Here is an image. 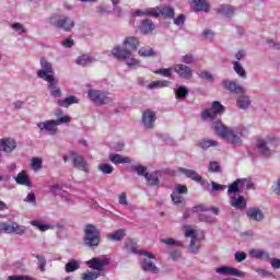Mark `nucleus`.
I'll use <instances>...</instances> for the list:
<instances>
[{
    "label": "nucleus",
    "mask_w": 280,
    "mask_h": 280,
    "mask_svg": "<svg viewBox=\"0 0 280 280\" xmlns=\"http://www.w3.org/2000/svg\"><path fill=\"white\" fill-rule=\"evenodd\" d=\"M212 130L220 137V139H225L226 143H230V145H233L234 148L244 145L243 127L231 128L222 124V120H218L212 124Z\"/></svg>",
    "instance_id": "obj_1"
},
{
    "label": "nucleus",
    "mask_w": 280,
    "mask_h": 280,
    "mask_svg": "<svg viewBox=\"0 0 280 280\" xmlns=\"http://www.w3.org/2000/svg\"><path fill=\"white\" fill-rule=\"evenodd\" d=\"M222 86L230 93H234L235 95H238L236 97V106L237 108H240V110H248V108H250V105L253 104V100H250V96L246 94V88H244L242 84L237 83L236 81H231V80H224L222 82Z\"/></svg>",
    "instance_id": "obj_2"
},
{
    "label": "nucleus",
    "mask_w": 280,
    "mask_h": 280,
    "mask_svg": "<svg viewBox=\"0 0 280 280\" xmlns=\"http://www.w3.org/2000/svg\"><path fill=\"white\" fill-rule=\"evenodd\" d=\"M100 240H102L100 229H97V226L93 224L85 225L83 236L84 246H88V248L95 250V248L100 246Z\"/></svg>",
    "instance_id": "obj_3"
},
{
    "label": "nucleus",
    "mask_w": 280,
    "mask_h": 280,
    "mask_svg": "<svg viewBox=\"0 0 280 280\" xmlns=\"http://www.w3.org/2000/svg\"><path fill=\"white\" fill-rule=\"evenodd\" d=\"M135 16H154L159 19H174V8L172 7H155L151 9H147L145 11L138 10L135 12Z\"/></svg>",
    "instance_id": "obj_4"
},
{
    "label": "nucleus",
    "mask_w": 280,
    "mask_h": 280,
    "mask_svg": "<svg viewBox=\"0 0 280 280\" xmlns=\"http://www.w3.org/2000/svg\"><path fill=\"white\" fill-rule=\"evenodd\" d=\"M112 54L117 60H125L127 67H138L140 62L139 59H136L132 56V52L129 49L119 46L114 47Z\"/></svg>",
    "instance_id": "obj_5"
},
{
    "label": "nucleus",
    "mask_w": 280,
    "mask_h": 280,
    "mask_svg": "<svg viewBox=\"0 0 280 280\" xmlns=\"http://www.w3.org/2000/svg\"><path fill=\"white\" fill-rule=\"evenodd\" d=\"M224 110H226L224 105H222V103H220L219 101H214L212 102V105L210 108H206L203 112H201L200 118L203 121H208V120L213 121L215 117H220L224 115Z\"/></svg>",
    "instance_id": "obj_6"
},
{
    "label": "nucleus",
    "mask_w": 280,
    "mask_h": 280,
    "mask_svg": "<svg viewBox=\"0 0 280 280\" xmlns=\"http://www.w3.org/2000/svg\"><path fill=\"white\" fill-rule=\"evenodd\" d=\"M49 23L54 27H57V30H62L63 32H71L75 27V21L65 15H52L49 19Z\"/></svg>",
    "instance_id": "obj_7"
},
{
    "label": "nucleus",
    "mask_w": 280,
    "mask_h": 280,
    "mask_svg": "<svg viewBox=\"0 0 280 280\" xmlns=\"http://www.w3.org/2000/svg\"><path fill=\"white\" fill-rule=\"evenodd\" d=\"M39 65L40 69L37 71V78H40L45 82L56 78V71H54V65L51 62L42 58Z\"/></svg>",
    "instance_id": "obj_8"
},
{
    "label": "nucleus",
    "mask_w": 280,
    "mask_h": 280,
    "mask_svg": "<svg viewBox=\"0 0 280 280\" xmlns=\"http://www.w3.org/2000/svg\"><path fill=\"white\" fill-rule=\"evenodd\" d=\"M144 259L141 262V268L144 272H150L151 275H159L160 269L156 267V258H154V255L144 252Z\"/></svg>",
    "instance_id": "obj_9"
},
{
    "label": "nucleus",
    "mask_w": 280,
    "mask_h": 280,
    "mask_svg": "<svg viewBox=\"0 0 280 280\" xmlns=\"http://www.w3.org/2000/svg\"><path fill=\"white\" fill-rule=\"evenodd\" d=\"M88 97L91 100V102H93L97 106H102L104 104H110V102H113V100L110 98V96H108V94L100 90H89Z\"/></svg>",
    "instance_id": "obj_10"
},
{
    "label": "nucleus",
    "mask_w": 280,
    "mask_h": 280,
    "mask_svg": "<svg viewBox=\"0 0 280 280\" xmlns=\"http://www.w3.org/2000/svg\"><path fill=\"white\" fill-rule=\"evenodd\" d=\"M184 235L185 237H191L190 243L188 244V253H191V255H198V253H200L201 245L196 230H185Z\"/></svg>",
    "instance_id": "obj_11"
},
{
    "label": "nucleus",
    "mask_w": 280,
    "mask_h": 280,
    "mask_svg": "<svg viewBox=\"0 0 280 280\" xmlns=\"http://www.w3.org/2000/svg\"><path fill=\"white\" fill-rule=\"evenodd\" d=\"M172 69L182 80H191L194 78V70L187 65L176 63Z\"/></svg>",
    "instance_id": "obj_12"
},
{
    "label": "nucleus",
    "mask_w": 280,
    "mask_h": 280,
    "mask_svg": "<svg viewBox=\"0 0 280 280\" xmlns=\"http://www.w3.org/2000/svg\"><path fill=\"white\" fill-rule=\"evenodd\" d=\"M70 159L73 163V167L77 170H80V172H85V174H89V163L84 161V158L75 152H70Z\"/></svg>",
    "instance_id": "obj_13"
},
{
    "label": "nucleus",
    "mask_w": 280,
    "mask_h": 280,
    "mask_svg": "<svg viewBox=\"0 0 280 280\" xmlns=\"http://www.w3.org/2000/svg\"><path fill=\"white\" fill-rule=\"evenodd\" d=\"M27 231V228L23 225H19L16 222L5 223L2 222V233L12 234L15 233V235H25Z\"/></svg>",
    "instance_id": "obj_14"
},
{
    "label": "nucleus",
    "mask_w": 280,
    "mask_h": 280,
    "mask_svg": "<svg viewBox=\"0 0 280 280\" xmlns=\"http://www.w3.org/2000/svg\"><path fill=\"white\" fill-rule=\"evenodd\" d=\"M18 147L19 144L14 138L0 139V152H4V154H12Z\"/></svg>",
    "instance_id": "obj_15"
},
{
    "label": "nucleus",
    "mask_w": 280,
    "mask_h": 280,
    "mask_svg": "<svg viewBox=\"0 0 280 280\" xmlns=\"http://www.w3.org/2000/svg\"><path fill=\"white\" fill-rule=\"evenodd\" d=\"M192 213L199 214L200 222H207L208 224H215L217 219L206 214V211H209V208H205L202 206H196L191 209Z\"/></svg>",
    "instance_id": "obj_16"
},
{
    "label": "nucleus",
    "mask_w": 280,
    "mask_h": 280,
    "mask_svg": "<svg viewBox=\"0 0 280 280\" xmlns=\"http://www.w3.org/2000/svg\"><path fill=\"white\" fill-rule=\"evenodd\" d=\"M156 121V113L152 109H147L142 113V125L147 130H152L154 128V122Z\"/></svg>",
    "instance_id": "obj_17"
},
{
    "label": "nucleus",
    "mask_w": 280,
    "mask_h": 280,
    "mask_svg": "<svg viewBox=\"0 0 280 280\" xmlns=\"http://www.w3.org/2000/svg\"><path fill=\"white\" fill-rule=\"evenodd\" d=\"M215 273L217 275H230L231 277H246V273L240 269H235L233 267L229 266H221L215 268Z\"/></svg>",
    "instance_id": "obj_18"
},
{
    "label": "nucleus",
    "mask_w": 280,
    "mask_h": 280,
    "mask_svg": "<svg viewBox=\"0 0 280 280\" xmlns=\"http://www.w3.org/2000/svg\"><path fill=\"white\" fill-rule=\"evenodd\" d=\"M246 215H247L248 220H252L253 222H264V220L266 219L264 211H261V209L255 208V207L249 208L246 211Z\"/></svg>",
    "instance_id": "obj_19"
},
{
    "label": "nucleus",
    "mask_w": 280,
    "mask_h": 280,
    "mask_svg": "<svg viewBox=\"0 0 280 280\" xmlns=\"http://www.w3.org/2000/svg\"><path fill=\"white\" fill-rule=\"evenodd\" d=\"M85 264H86V266H89V268H92V270L102 271L110 262L108 261V259H101V258L95 257V258L88 260Z\"/></svg>",
    "instance_id": "obj_20"
},
{
    "label": "nucleus",
    "mask_w": 280,
    "mask_h": 280,
    "mask_svg": "<svg viewBox=\"0 0 280 280\" xmlns=\"http://www.w3.org/2000/svg\"><path fill=\"white\" fill-rule=\"evenodd\" d=\"M58 125H56V120H46L42 122H37V128L39 130H46L48 135H57L58 133Z\"/></svg>",
    "instance_id": "obj_21"
},
{
    "label": "nucleus",
    "mask_w": 280,
    "mask_h": 280,
    "mask_svg": "<svg viewBox=\"0 0 280 280\" xmlns=\"http://www.w3.org/2000/svg\"><path fill=\"white\" fill-rule=\"evenodd\" d=\"M272 141H277V139H269L268 141L266 140H257L256 142V148L258 150V152L260 154H262V156H270V143H272Z\"/></svg>",
    "instance_id": "obj_22"
},
{
    "label": "nucleus",
    "mask_w": 280,
    "mask_h": 280,
    "mask_svg": "<svg viewBox=\"0 0 280 280\" xmlns=\"http://www.w3.org/2000/svg\"><path fill=\"white\" fill-rule=\"evenodd\" d=\"M47 82L48 91L52 97H62V90L58 85V80L50 79Z\"/></svg>",
    "instance_id": "obj_23"
},
{
    "label": "nucleus",
    "mask_w": 280,
    "mask_h": 280,
    "mask_svg": "<svg viewBox=\"0 0 280 280\" xmlns=\"http://www.w3.org/2000/svg\"><path fill=\"white\" fill-rule=\"evenodd\" d=\"M13 180H15L16 185H22L23 187H32V179L25 171L20 172L15 177H13Z\"/></svg>",
    "instance_id": "obj_24"
},
{
    "label": "nucleus",
    "mask_w": 280,
    "mask_h": 280,
    "mask_svg": "<svg viewBox=\"0 0 280 280\" xmlns=\"http://www.w3.org/2000/svg\"><path fill=\"white\" fill-rule=\"evenodd\" d=\"M230 205H231V207H234V209H240L242 211V210L246 209V199L242 195L231 196Z\"/></svg>",
    "instance_id": "obj_25"
},
{
    "label": "nucleus",
    "mask_w": 280,
    "mask_h": 280,
    "mask_svg": "<svg viewBox=\"0 0 280 280\" xmlns=\"http://www.w3.org/2000/svg\"><path fill=\"white\" fill-rule=\"evenodd\" d=\"M178 172L180 174H185L186 178H190L191 180H195V183H202V176L198 174V172L185 167H179Z\"/></svg>",
    "instance_id": "obj_26"
},
{
    "label": "nucleus",
    "mask_w": 280,
    "mask_h": 280,
    "mask_svg": "<svg viewBox=\"0 0 280 280\" xmlns=\"http://www.w3.org/2000/svg\"><path fill=\"white\" fill-rule=\"evenodd\" d=\"M249 257L253 259H261L264 261H270V254L262 249H250Z\"/></svg>",
    "instance_id": "obj_27"
},
{
    "label": "nucleus",
    "mask_w": 280,
    "mask_h": 280,
    "mask_svg": "<svg viewBox=\"0 0 280 280\" xmlns=\"http://www.w3.org/2000/svg\"><path fill=\"white\" fill-rule=\"evenodd\" d=\"M109 161L113 162L114 165L132 163V159H130L129 156H124L119 153L109 155Z\"/></svg>",
    "instance_id": "obj_28"
},
{
    "label": "nucleus",
    "mask_w": 280,
    "mask_h": 280,
    "mask_svg": "<svg viewBox=\"0 0 280 280\" xmlns=\"http://www.w3.org/2000/svg\"><path fill=\"white\" fill-rule=\"evenodd\" d=\"M190 5L195 12H209L207 0H192Z\"/></svg>",
    "instance_id": "obj_29"
},
{
    "label": "nucleus",
    "mask_w": 280,
    "mask_h": 280,
    "mask_svg": "<svg viewBox=\"0 0 280 280\" xmlns=\"http://www.w3.org/2000/svg\"><path fill=\"white\" fill-rule=\"evenodd\" d=\"M156 30V25L151 20H144L142 21L140 25V32L142 34H152Z\"/></svg>",
    "instance_id": "obj_30"
},
{
    "label": "nucleus",
    "mask_w": 280,
    "mask_h": 280,
    "mask_svg": "<svg viewBox=\"0 0 280 280\" xmlns=\"http://www.w3.org/2000/svg\"><path fill=\"white\" fill-rule=\"evenodd\" d=\"M95 59L89 55H81L75 59V65L79 67H89V65H93Z\"/></svg>",
    "instance_id": "obj_31"
},
{
    "label": "nucleus",
    "mask_w": 280,
    "mask_h": 280,
    "mask_svg": "<svg viewBox=\"0 0 280 280\" xmlns=\"http://www.w3.org/2000/svg\"><path fill=\"white\" fill-rule=\"evenodd\" d=\"M124 46L128 47L129 49H131L132 51H137L138 47H139V38L135 37V36H129L126 37L124 39Z\"/></svg>",
    "instance_id": "obj_32"
},
{
    "label": "nucleus",
    "mask_w": 280,
    "mask_h": 280,
    "mask_svg": "<svg viewBox=\"0 0 280 280\" xmlns=\"http://www.w3.org/2000/svg\"><path fill=\"white\" fill-rule=\"evenodd\" d=\"M126 237V230L119 229L114 233L107 234V240L110 242H121Z\"/></svg>",
    "instance_id": "obj_33"
},
{
    "label": "nucleus",
    "mask_w": 280,
    "mask_h": 280,
    "mask_svg": "<svg viewBox=\"0 0 280 280\" xmlns=\"http://www.w3.org/2000/svg\"><path fill=\"white\" fill-rule=\"evenodd\" d=\"M197 147L201 150H209V148H218V141L211 139H201L197 142Z\"/></svg>",
    "instance_id": "obj_34"
},
{
    "label": "nucleus",
    "mask_w": 280,
    "mask_h": 280,
    "mask_svg": "<svg viewBox=\"0 0 280 280\" xmlns=\"http://www.w3.org/2000/svg\"><path fill=\"white\" fill-rule=\"evenodd\" d=\"M228 194L230 195V198L231 196H235V194H242V185L240 179H236L228 187Z\"/></svg>",
    "instance_id": "obj_35"
},
{
    "label": "nucleus",
    "mask_w": 280,
    "mask_h": 280,
    "mask_svg": "<svg viewBox=\"0 0 280 280\" xmlns=\"http://www.w3.org/2000/svg\"><path fill=\"white\" fill-rule=\"evenodd\" d=\"M138 56L141 58H154V56H156V51L151 47H142L138 50Z\"/></svg>",
    "instance_id": "obj_36"
},
{
    "label": "nucleus",
    "mask_w": 280,
    "mask_h": 280,
    "mask_svg": "<svg viewBox=\"0 0 280 280\" xmlns=\"http://www.w3.org/2000/svg\"><path fill=\"white\" fill-rule=\"evenodd\" d=\"M80 100L75 96H69L65 100L58 101L57 104L61 106V108H69L72 104H78Z\"/></svg>",
    "instance_id": "obj_37"
},
{
    "label": "nucleus",
    "mask_w": 280,
    "mask_h": 280,
    "mask_svg": "<svg viewBox=\"0 0 280 280\" xmlns=\"http://www.w3.org/2000/svg\"><path fill=\"white\" fill-rule=\"evenodd\" d=\"M144 178L147 179V183L150 187H156V185H159L160 183L159 174L156 172H153L151 174L147 173Z\"/></svg>",
    "instance_id": "obj_38"
},
{
    "label": "nucleus",
    "mask_w": 280,
    "mask_h": 280,
    "mask_svg": "<svg viewBox=\"0 0 280 280\" xmlns=\"http://www.w3.org/2000/svg\"><path fill=\"white\" fill-rule=\"evenodd\" d=\"M124 250H126V253L136 255L138 250H137V244L135 243V241H132L131 238H127L125 241Z\"/></svg>",
    "instance_id": "obj_39"
},
{
    "label": "nucleus",
    "mask_w": 280,
    "mask_h": 280,
    "mask_svg": "<svg viewBox=\"0 0 280 280\" xmlns=\"http://www.w3.org/2000/svg\"><path fill=\"white\" fill-rule=\"evenodd\" d=\"M176 100H185L189 95V90L183 85L174 89Z\"/></svg>",
    "instance_id": "obj_40"
},
{
    "label": "nucleus",
    "mask_w": 280,
    "mask_h": 280,
    "mask_svg": "<svg viewBox=\"0 0 280 280\" xmlns=\"http://www.w3.org/2000/svg\"><path fill=\"white\" fill-rule=\"evenodd\" d=\"M232 65L235 73L238 74V78L246 80L247 75H246V70L244 69V66H242L240 61H233Z\"/></svg>",
    "instance_id": "obj_41"
},
{
    "label": "nucleus",
    "mask_w": 280,
    "mask_h": 280,
    "mask_svg": "<svg viewBox=\"0 0 280 280\" xmlns=\"http://www.w3.org/2000/svg\"><path fill=\"white\" fill-rule=\"evenodd\" d=\"M31 170H33V172H40V170H43V158H32Z\"/></svg>",
    "instance_id": "obj_42"
},
{
    "label": "nucleus",
    "mask_w": 280,
    "mask_h": 280,
    "mask_svg": "<svg viewBox=\"0 0 280 280\" xmlns=\"http://www.w3.org/2000/svg\"><path fill=\"white\" fill-rule=\"evenodd\" d=\"M161 244H166V246H174L175 248H183V242L176 241L172 237L170 238H162Z\"/></svg>",
    "instance_id": "obj_43"
},
{
    "label": "nucleus",
    "mask_w": 280,
    "mask_h": 280,
    "mask_svg": "<svg viewBox=\"0 0 280 280\" xmlns=\"http://www.w3.org/2000/svg\"><path fill=\"white\" fill-rule=\"evenodd\" d=\"M66 272H75V270H80V261L72 259L70 260L66 267H65Z\"/></svg>",
    "instance_id": "obj_44"
},
{
    "label": "nucleus",
    "mask_w": 280,
    "mask_h": 280,
    "mask_svg": "<svg viewBox=\"0 0 280 280\" xmlns=\"http://www.w3.org/2000/svg\"><path fill=\"white\" fill-rule=\"evenodd\" d=\"M130 171L138 174V176H147L148 175V167L143 165H131Z\"/></svg>",
    "instance_id": "obj_45"
},
{
    "label": "nucleus",
    "mask_w": 280,
    "mask_h": 280,
    "mask_svg": "<svg viewBox=\"0 0 280 280\" xmlns=\"http://www.w3.org/2000/svg\"><path fill=\"white\" fill-rule=\"evenodd\" d=\"M199 78L200 80H205L206 82H210L211 84H213L214 82V78H213V74L207 70H202L200 73H199Z\"/></svg>",
    "instance_id": "obj_46"
},
{
    "label": "nucleus",
    "mask_w": 280,
    "mask_h": 280,
    "mask_svg": "<svg viewBox=\"0 0 280 280\" xmlns=\"http://www.w3.org/2000/svg\"><path fill=\"white\" fill-rule=\"evenodd\" d=\"M32 226H35L36 229H38L42 232L45 231H49V229H51V225L49 224H43L40 221L35 220L31 222Z\"/></svg>",
    "instance_id": "obj_47"
},
{
    "label": "nucleus",
    "mask_w": 280,
    "mask_h": 280,
    "mask_svg": "<svg viewBox=\"0 0 280 280\" xmlns=\"http://www.w3.org/2000/svg\"><path fill=\"white\" fill-rule=\"evenodd\" d=\"M49 189L52 196H65V190H62V186L60 185H51Z\"/></svg>",
    "instance_id": "obj_48"
},
{
    "label": "nucleus",
    "mask_w": 280,
    "mask_h": 280,
    "mask_svg": "<svg viewBox=\"0 0 280 280\" xmlns=\"http://www.w3.org/2000/svg\"><path fill=\"white\" fill-rule=\"evenodd\" d=\"M82 280H96L100 279V272L88 271L82 273Z\"/></svg>",
    "instance_id": "obj_49"
},
{
    "label": "nucleus",
    "mask_w": 280,
    "mask_h": 280,
    "mask_svg": "<svg viewBox=\"0 0 280 280\" xmlns=\"http://www.w3.org/2000/svg\"><path fill=\"white\" fill-rule=\"evenodd\" d=\"M166 253L170 255V259H172V261H178V259H180L183 257V252H180V250L167 249Z\"/></svg>",
    "instance_id": "obj_50"
},
{
    "label": "nucleus",
    "mask_w": 280,
    "mask_h": 280,
    "mask_svg": "<svg viewBox=\"0 0 280 280\" xmlns=\"http://www.w3.org/2000/svg\"><path fill=\"white\" fill-rule=\"evenodd\" d=\"M33 257H36L37 260L39 261V270H40V272H45L46 266H47V259H45L44 256L36 255V254H33Z\"/></svg>",
    "instance_id": "obj_51"
},
{
    "label": "nucleus",
    "mask_w": 280,
    "mask_h": 280,
    "mask_svg": "<svg viewBox=\"0 0 280 280\" xmlns=\"http://www.w3.org/2000/svg\"><path fill=\"white\" fill-rule=\"evenodd\" d=\"M98 171L102 172V174H110L115 171V167H113L110 164H100Z\"/></svg>",
    "instance_id": "obj_52"
},
{
    "label": "nucleus",
    "mask_w": 280,
    "mask_h": 280,
    "mask_svg": "<svg viewBox=\"0 0 280 280\" xmlns=\"http://www.w3.org/2000/svg\"><path fill=\"white\" fill-rule=\"evenodd\" d=\"M155 73L163 75V78H172V68H161Z\"/></svg>",
    "instance_id": "obj_53"
},
{
    "label": "nucleus",
    "mask_w": 280,
    "mask_h": 280,
    "mask_svg": "<svg viewBox=\"0 0 280 280\" xmlns=\"http://www.w3.org/2000/svg\"><path fill=\"white\" fill-rule=\"evenodd\" d=\"M12 30H14V32H18L20 35L21 34H25L26 30L25 26L19 22L11 24Z\"/></svg>",
    "instance_id": "obj_54"
},
{
    "label": "nucleus",
    "mask_w": 280,
    "mask_h": 280,
    "mask_svg": "<svg viewBox=\"0 0 280 280\" xmlns=\"http://www.w3.org/2000/svg\"><path fill=\"white\" fill-rule=\"evenodd\" d=\"M208 170H209V172H212V173L222 172V167L220 166V164L218 162H210Z\"/></svg>",
    "instance_id": "obj_55"
},
{
    "label": "nucleus",
    "mask_w": 280,
    "mask_h": 280,
    "mask_svg": "<svg viewBox=\"0 0 280 280\" xmlns=\"http://www.w3.org/2000/svg\"><path fill=\"white\" fill-rule=\"evenodd\" d=\"M182 62L184 65H194V62H196V58H194V55H185L182 56Z\"/></svg>",
    "instance_id": "obj_56"
},
{
    "label": "nucleus",
    "mask_w": 280,
    "mask_h": 280,
    "mask_svg": "<svg viewBox=\"0 0 280 280\" xmlns=\"http://www.w3.org/2000/svg\"><path fill=\"white\" fill-rule=\"evenodd\" d=\"M24 202H28L30 205H33V207H36V195L34 192H28Z\"/></svg>",
    "instance_id": "obj_57"
},
{
    "label": "nucleus",
    "mask_w": 280,
    "mask_h": 280,
    "mask_svg": "<svg viewBox=\"0 0 280 280\" xmlns=\"http://www.w3.org/2000/svg\"><path fill=\"white\" fill-rule=\"evenodd\" d=\"M246 254L244 252H236L234 254V259L235 261H237L238 264H242V261H246Z\"/></svg>",
    "instance_id": "obj_58"
},
{
    "label": "nucleus",
    "mask_w": 280,
    "mask_h": 280,
    "mask_svg": "<svg viewBox=\"0 0 280 280\" xmlns=\"http://www.w3.org/2000/svg\"><path fill=\"white\" fill-rule=\"evenodd\" d=\"M221 13L224 16H233V14H235V9H233L232 7H224L221 9Z\"/></svg>",
    "instance_id": "obj_59"
},
{
    "label": "nucleus",
    "mask_w": 280,
    "mask_h": 280,
    "mask_svg": "<svg viewBox=\"0 0 280 280\" xmlns=\"http://www.w3.org/2000/svg\"><path fill=\"white\" fill-rule=\"evenodd\" d=\"M171 198L174 202V205H183V196L177 194V192H173L171 195Z\"/></svg>",
    "instance_id": "obj_60"
},
{
    "label": "nucleus",
    "mask_w": 280,
    "mask_h": 280,
    "mask_svg": "<svg viewBox=\"0 0 280 280\" xmlns=\"http://www.w3.org/2000/svg\"><path fill=\"white\" fill-rule=\"evenodd\" d=\"M202 36H203L205 40H213V38L215 37V34L212 33L211 30H206V31H203Z\"/></svg>",
    "instance_id": "obj_61"
},
{
    "label": "nucleus",
    "mask_w": 280,
    "mask_h": 280,
    "mask_svg": "<svg viewBox=\"0 0 280 280\" xmlns=\"http://www.w3.org/2000/svg\"><path fill=\"white\" fill-rule=\"evenodd\" d=\"M240 183H241V189H244V187H246V189H253V182L248 179H240Z\"/></svg>",
    "instance_id": "obj_62"
},
{
    "label": "nucleus",
    "mask_w": 280,
    "mask_h": 280,
    "mask_svg": "<svg viewBox=\"0 0 280 280\" xmlns=\"http://www.w3.org/2000/svg\"><path fill=\"white\" fill-rule=\"evenodd\" d=\"M271 189H272L273 194H276V196H280V177L272 185Z\"/></svg>",
    "instance_id": "obj_63"
},
{
    "label": "nucleus",
    "mask_w": 280,
    "mask_h": 280,
    "mask_svg": "<svg viewBox=\"0 0 280 280\" xmlns=\"http://www.w3.org/2000/svg\"><path fill=\"white\" fill-rule=\"evenodd\" d=\"M270 265L275 270H279L280 268V259L279 258H270Z\"/></svg>",
    "instance_id": "obj_64"
}]
</instances>
